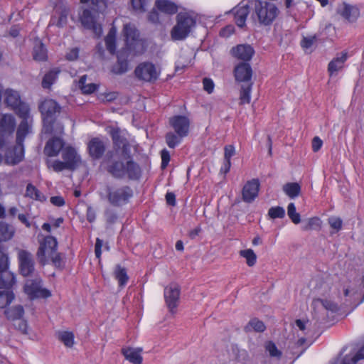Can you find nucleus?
I'll use <instances>...</instances> for the list:
<instances>
[{"label": "nucleus", "mask_w": 364, "mask_h": 364, "mask_svg": "<svg viewBox=\"0 0 364 364\" xmlns=\"http://www.w3.org/2000/svg\"><path fill=\"white\" fill-rule=\"evenodd\" d=\"M125 46L117 55V60L111 71L116 75H122L129 70V56L141 55L146 50L144 41L139 38V32L132 23H126L122 30Z\"/></svg>", "instance_id": "nucleus-1"}, {"label": "nucleus", "mask_w": 364, "mask_h": 364, "mask_svg": "<svg viewBox=\"0 0 364 364\" xmlns=\"http://www.w3.org/2000/svg\"><path fill=\"white\" fill-rule=\"evenodd\" d=\"M105 170L113 178L123 179L127 178L131 181H138L142 175V170L138 163L130 157H110L105 160Z\"/></svg>", "instance_id": "nucleus-2"}, {"label": "nucleus", "mask_w": 364, "mask_h": 364, "mask_svg": "<svg viewBox=\"0 0 364 364\" xmlns=\"http://www.w3.org/2000/svg\"><path fill=\"white\" fill-rule=\"evenodd\" d=\"M279 13L278 8L272 3L262 0L255 1L254 15L261 25H271L278 16Z\"/></svg>", "instance_id": "nucleus-3"}, {"label": "nucleus", "mask_w": 364, "mask_h": 364, "mask_svg": "<svg viewBox=\"0 0 364 364\" xmlns=\"http://www.w3.org/2000/svg\"><path fill=\"white\" fill-rule=\"evenodd\" d=\"M61 107L56 101L49 99L43 101L39 106L43 116V132L50 133L53 130L52 122L56 119L57 114L60 112Z\"/></svg>", "instance_id": "nucleus-4"}, {"label": "nucleus", "mask_w": 364, "mask_h": 364, "mask_svg": "<svg viewBox=\"0 0 364 364\" xmlns=\"http://www.w3.org/2000/svg\"><path fill=\"white\" fill-rule=\"evenodd\" d=\"M176 18L177 23L171 31V36L173 41H182L188 37L196 21L188 14L180 13Z\"/></svg>", "instance_id": "nucleus-5"}, {"label": "nucleus", "mask_w": 364, "mask_h": 364, "mask_svg": "<svg viewBox=\"0 0 364 364\" xmlns=\"http://www.w3.org/2000/svg\"><path fill=\"white\" fill-rule=\"evenodd\" d=\"M107 193L109 203L114 207H122L129 203L134 196L133 189L127 185L114 188L108 187Z\"/></svg>", "instance_id": "nucleus-6"}, {"label": "nucleus", "mask_w": 364, "mask_h": 364, "mask_svg": "<svg viewBox=\"0 0 364 364\" xmlns=\"http://www.w3.org/2000/svg\"><path fill=\"white\" fill-rule=\"evenodd\" d=\"M16 128V119L11 114L0 113V150L9 144Z\"/></svg>", "instance_id": "nucleus-7"}, {"label": "nucleus", "mask_w": 364, "mask_h": 364, "mask_svg": "<svg viewBox=\"0 0 364 364\" xmlns=\"http://www.w3.org/2000/svg\"><path fill=\"white\" fill-rule=\"evenodd\" d=\"M58 250V241L53 236H46L40 243L36 252L39 264L42 266L49 263L50 257Z\"/></svg>", "instance_id": "nucleus-8"}, {"label": "nucleus", "mask_w": 364, "mask_h": 364, "mask_svg": "<svg viewBox=\"0 0 364 364\" xmlns=\"http://www.w3.org/2000/svg\"><path fill=\"white\" fill-rule=\"evenodd\" d=\"M109 135L115 152H121L123 157H130L132 156L131 144L127 137L122 134L120 129L118 127L111 129Z\"/></svg>", "instance_id": "nucleus-9"}, {"label": "nucleus", "mask_w": 364, "mask_h": 364, "mask_svg": "<svg viewBox=\"0 0 364 364\" xmlns=\"http://www.w3.org/2000/svg\"><path fill=\"white\" fill-rule=\"evenodd\" d=\"M97 13L92 9H85L80 14L79 19L85 29L92 31L99 38L102 33V28L101 24L97 23Z\"/></svg>", "instance_id": "nucleus-10"}, {"label": "nucleus", "mask_w": 364, "mask_h": 364, "mask_svg": "<svg viewBox=\"0 0 364 364\" xmlns=\"http://www.w3.org/2000/svg\"><path fill=\"white\" fill-rule=\"evenodd\" d=\"M42 279L39 277L28 279L24 285V291L31 299H46L51 296L50 291L42 287Z\"/></svg>", "instance_id": "nucleus-11"}, {"label": "nucleus", "mask_w": 364, "mask_h": 364, "mask_svg": "<svg viewBox=\"0 0 364 364\" xmlns=\"http://www.w3.org/2000/svg\"><path fill=\"white\" fill-rule=\"evenodd\" d=\"M17 115L22 120L16 131V142L17 144H23L24 139L31 128L32 118L30 117L29 106H23Z\"/></svg>", "instance_id": "nucleus-12"}, {"label": "nucleus", "mask_w": 364, "mask_h": 364, "mask_svg": "<svg viewBox=\"0 0 364 364\" xmlns=\"http://www.w3.org/2000/svg\"><path fill=\"white\" fill-rule=\"evenodd\" d=\"M18 261L20 274L24 277L32 276L35 272V262L32 254L25 250H18Z\"/></svg>", "instance_id": "nucleus-13"}, {"label": "nucleus", "mask_w": 364, "mask_h": 364, "mask_svg": "<svg viewBox=\"0 0 364 364\" xmlns=\"http://www.w3.org/2000/svg\"><path fill=\"white\" fill-rule=\"evenodd\" d=\"M134 74L139 80L149 82H155L159 75L155 65L149 62L139 64L135 68Z\"/></svg>", "instance_id": "nucleus-14"}, {"label": "nucleus", "mask_w": 364, "mask_h": 364, "mask_svg": "<svg viewBox=\"0 0 364 364\" xmlns=\"http://www.w3.org/2000/svg\"><path fill=\"white\" fill-rule=\"evenodd\" d=\"M180 287L176 284H170L164 289V299L166 304L171 314H175L178 307L180 297Z\"/></svg>", "instance_id": "nucleus-15"}, {"label": "nucleus", "mask_w": 364, "mask_h": 364, "mask_svg": "<svg viewBox=\"0 0 364 364\" xmlns=\"http://www.w3.org/2000/svg\"><path fill=\"white\" fill-rule=\"evenodd\" d=\"M2 154H4L5 161L7 164L16 165L23 161L24 157L23 144H16L11 149H9V144L4 151H0Z\"/></svg>", "instance_id": "nucleus-16"}, {"label": "nucleus", "mask_w": 364, "mask_h": 364, "mask_svg": "<svg viewBox=\"0 0 364 364\" xmlns=\"http://www.w3.org/2000/svg\"><path fill=\"white\" fill-rule=\"evenodd\" d=\"M4 102L6 107L14 110L16 114L23 106H28L21 100L18 92L11 88L6 89L4 92Z\"/></svg>", "instance_id": "nucleus-17"}, {"label": "nucleus", "mask_w": 364, "mask_h": 364, "mask_svg": "<svg viewBox=\"0 0 364 364\" xmlns=\"http://www.w3.org/2000/svg\"><path fill=\"white\" fill-rule=\"evenodd\" d=\"M336 13L350 23L355 22L360 16V9L357 6L344 1L338 5Z\"/></svg>", "instance_id": "nucleus-18"}, {"label": "nucleus", "mask_w": 364, "mask_h": 364, "mask_svg": "<svg viewBox=\"0 0 364 364\" xmlns=\"http://www.w3.org/2000/svg\"><path fill=\"white\" fill-rule=\"evenodd\" d=\"M169 124L179 136L185 137L188 134L190 120L187 117L175 115L170 118Z\"/></svg>", "instance_id": "nucleus-19"}, {"label": "nucleus", "mask_w": 364, "mask_h": 364, "mask_svg": "<svg viewBox=\"0 0 364 364\" xmlns=\"http://www.w3.org/2000/svg\"><path fill=\"white\" fill-rule=\"evenodd\" d=\"M233 72L237 82H245V84L252 82L251 80L253 71L249 63H239L235 65Z\"/></svg>", "instance_id": "nucleus-20"}, {"label": "nucleus", "mask_w": 364, "mask_h": 364, "mask_svg": "<svg viewBox=\"0 0 364 364\" xmlns=\"http://www.w3.org/2000/svg\"><path fill=\"white\" fill-rule=\"evenodd\" d=\"M62 158L63 162L67 166V170L70 171L75 170L81 162L80 155L77 154L76 150L72 146L64 148L62 152Z\"/></svg>", "instance_id": "nucleus-21"}, {"label": "nucleus", "mask_w": 364, "mask_h": 364, "mask_svg": "<svg viewBox=\"0 0 364 364\" xmlns=\"http://www.w3.org/2000/svg\"><path fill=\"white\" fill-rule=\"evenodd\" d=\"M230 53L232 55L243 62L248 63L255 55V49L250 44H240L232 47Z\"/></svg>", "instance_id": "nucleus-22"}, {"label": "nucleus", "mask_w": 364, "mask_h": 364, "mask_svg": "<svg viewBox=\"0 0 364 364\" xmlns=\"http://www.w3.org/2000/svg\"><path fill=\"white\" fill-rule=\"evenodd\" d=\"M259 186L258 179L254 178L247 181L242 188V200L246 203H252L258 196Z\"/></svg>", "instance_id": "nucleus-23"}, {"label": "nucleus", "mask_w": 364, "mask_h": 364, "mask_svg": "<svg viewBox=\"0 0 364 364\" xmlns=\"http://www.w3.org/2000/svg\"><path fill=\"white\" fill-rule=\"evenodd\" d=\"M64 146L65 142L61 138L54 136L46 142L43 153L48 157L57 156L61 151H63Z\"/></svg>", "instance_id": "nucleus-24"}, {"label": "nucleus", "mask_w": 364, "mask_h": 364, "mask_svg": "<svg viewBox=\"0 0 364 364\" xmlns=\"http://www.w3.org/2000/svg\"><path fill=\"white\" fill-rule=\"evenodd\" d=\"M90 156L94 159L102 158L106 150L105 142L99 137H94L90 140L87 144Z\"/></svg>", "instance_id": "nucleus-25"}, {"label": "nucleus", "mask_w": 364, "mask_h": 364, "mask_svg": "<svg viewBox=\"0 0 364 364\" xmlns=\"http://www.w3.org/2000/svg\"><path fill=\"white\" fill-rule=\"evenodd\" d=\"M234 14V19L238 27L242 28L245 26L247 16L250 14V6L245 1H242L232 11Z\"/></svg>", "instance_id": "nucleus-26"}, {"label": "nucleus", "mask_w": 364, "mask_h": 364, "mask_svg": "<svg viewBox=\"0 0 364 364\" xmlns=\"http://www.w3.org/2000/svg\"><path fill=\"white\" fill-rule=\"evenodd\" d=\"M142 348H133L131 347L122 348L121 350L122 354L124 356L125 359L132 364H141L143 358L141 355Z\"/></svg>", "instance_id": "nucleus-27"}, {"label": "nucleus", "mask_w": 364, "mask_h": 364, "mask_svg": "<svg viewBox=\"0 0 364 364\" xmlns=\"http://www.w3.org/2000/svg\"><path fill=\"white\" fill-rule=\"evenodd\" d=\"M15 283V275L9 268L0 271V289H11Z\"/></svg>", "instance_id": "nucleus-28"}, {"label": "nucleus", "mask_w": 364, "mask_h": 364, "mask_svg": "<svg viewBox=\"0 0 364 364\" xmlns=\"http://www.w3.org/2000/svg\"><path fill=\"white\" fill-rule=\"evenodd\" d=\"M347 60V54L346 53H342V55L340 57H336L333 58L328 65V71L330 74V75H333V74L336 73L338 71L341 70L343 66L344 63Z\"/></svg>", "instance_id": "nucleus-29"}, {"label": "nucleus", "mask_w": 364, "mask_h": 364, "mask_svg": "<svg viewBox=\"0 0 364 364\" xmlns=\"http://www.w3.org/2000/svg\"><path fill=\"white\" fill-rule=\"evenodd\" d=\"M155 6L160 11L167 14H175L178 11V6L168 0H156Z\"/></svg>", "instance_id": "nucleus-30"}, {"label": "nucleus", "mask_w": 364, "mask_h": 364, "mask_svg": "<svg viewBox=\"0 0 364 364\" xmlns=\"http://www.w3.org/2000/svg\"><path fill=\"white\" fill-rule=\"evenodd\" d=\"M116 36L117 29L113 26L105 38L106 48L111 55H114L116 52Z\"/></svg>", "instance_id": "nucleus-31"}, {"label": "nucleus", "mask_w": 364, "mask_h": 364, "mask_svg": "<svg viewBox=\"0 0 364 364\" xmlns=\"http://www.w3.org/2000/svg\"><path fill=\"white\" fill-rule=\"evenodd\" d=\"M321 225L322 221L318 217H313L303 221L301 229L304 231H319L321 228Z\"/></svg>", "instance_id": "nucleus-32"}, {"label": "nucleus", "mask_w": 364, "mask_h": 364, "mask_svg": "<svg viewBox=\"0 0 364 364\" xmlns=\"http://www.w3.org/2000/svg\"><path fill=\"white\" fill-rule=\"evenodd\" d=\"M15 232L13 226L5 222L0 221V242H5L11 240Z\"/></svg>", "instance_id": "nucleus-33"}, {"label": "nucleus", "mask_w": 364, "mask_h": 364, "mask_svg": "<svg viewBox=\"0 0 364 364\" xmlns=\"http://www.w3.org/2000/svg\"><path fill=\"white\" fill-rule=\"evenodd\" d=\"M4 314L9 320L16 321L23 317L24 309L21 305H17L6 309Z\"/></svg>", "instance_id": "nucleus-34"}, {"label": "nucleus", "mask_w": 364, "mask_h": 364, "mask_svg": "<svg viewBox=\"0 0 364 364\" xmlns=\"http://www.w3.org/2000/svg\"><path fill=\"white\" fill-rule=\"evenodd\" d=\"M266 329L264 323L257 318H253L250 320L248 323L245 326L244 330L245 332H251L254 331L255 332L262 333Z\"/></svg>", "instance_id": "nucleus-35"}, {"label": "nucleus", "mask_w": 364, "mask_h": 364, "mask_svg": "<svg viewBox=\"0 0 364 364\" xmlns=\"http://www.w3.org/2000/svg\"><path fill=\"white\" fill-rule=\"evenodd\" d=\"M33 58L36 61H45L47 59V50L41 42H38L33 49Z\"/></svg>", "instance_id": "nucleus-36"}, {"label": "nucleus", "mask_w": 364, "mask_h": 364, "mask_svg": "<svg viewBox=\"0 0 364 364\" xmlns=\"http://www.w3.org/2000/svg\"><path fill=\"white\" fill-rule=\"evenodd\" d=\"M282 190L290 198H295L300 195L301 186L298 183H287Z\"/></svg>", "instance_id": "nucleus-37"}, {"label": "nucleus", "mask_w": 364, "mask_h": 364, "mask_svg": "<svg viewBox=\"0 0 364 364\" xmlns=\"http://www.w3.org/2000/svg\"><path fill=\"white\" fill-rule=\"evenodd\" d=\"M60 70L53 69L48 72L43 77L42 80V87L45 89H48L55 82L58 78Z\"/></svg>", "instance_id": "nucleus-38"}, {"label": "nucleus", "mask_w": 364, "mask_h": 364, "mask_svg": "<svg viewBox=\"0 0 364 364\" xmlns=\"http://www.w3.org/2000/svg\"><path fill=\"white\" fill-rule=\"evenodd\" d=\"M253 82L242 85L240 92V104H249L251 100V91Z\"/></svg>", "instance_id": "nucleus-39"}, {"label": "nucleus", "mask_w": 364, "mask_h": 364, "mask_svg": "<svg viewBox=\"0 0 364 364\" xmlns=\"http://www.w3.org/2000/svg\"><path fill=\"white\" fill-rule=\"evenodd\" d=\"M114 276L118 281L119 287H124L128 282L129 277L125 268L122 267L119 264L116 266Z\"/></svg>", "instance_id": "nucleus-40"}, {"label": "nucleus", "mask_w": 364, "mask_h": 364, "mask_svg": "<svg viewBox=\"0 0 364 364\" xmlns=\"http://www.w3.org/2000/svg\"><path fill=\"white\" fill-rule=\"evenodd\" d=\"M14 299V294L12 290L0 291V308H6L12 302Z\"/></svg>", "instance_id": "nucleus-41"}, {"label": "nucleus", "mask_w": 364, "mask_h": 364, "mask_svg": "<svg viewBox=\"0 0 364 364\" xmlns=\"http://www.w3.org/2000/svg\"><path fill=\"white\" fill-rule=\"evenodd\" d=\"M360 360H364V350L362 347L355 355H345L340 364H356Z\"/></svg>", "instance_id": "nucleus-42"}, {"label": "nucleus", "mask_w": 364, "mask_h": 364, "mask_svg": "<svg viewBox=\"0 0 364 364\" xmlns=\"http://www.w3.org/2000/svg\"><path fill=\"white\" fill-rule=\"evenodd\" d=\"M26 196L40 201L46 199L44 195L31 183L28 184L26 186Z\"/></svg>", "instance_id": "nucleus-43"}, {"label": "nucleus", "mask_w": 364, "mask_h": 364, "mask_svg": "<svg viewBox=\"0 0 364 364\" xmlns=\"http://www.w3.org/2000/svg\"><path fill=\"white\" fill-rule=\"evenodd\" d=\"M104 216L106 221L107 228L112 226L118 220L119 216L117 212L110 208L105 210Z\"/></svg>", "instance_id": "nucleus-44"}, {"label": "nucleus", "mask_w": 364, "mask_h": 364, "mask_svg": "<svg viewBox=\"0 0 364 364\" xmlns=\"http://www.w3.org/2000/svg\"><path fill=\"white\" fill-rule=\"evenodd\" d=\"M58 338L68 348L74 344V334L70 331H60L58 333Z\"/></svg>", "instance_id": "nucleus-45"}, {"label": "nucleus", "mask_w": 364, "mask_h": 364, "mask_svg": "<svg viewBox=\"0 0 364 364\" xmlns=\"http://www.w3.org/2000/svg\"><path fill=\"white\" fill-rule=\"evenodd\" d=\"M183 138V137L179 136L176 133L175 134L171 132L166 133L165 136L166 142L171 149H174L178 146L181 142Z\"/></svg>", "instance_id": "nucleus-46"}, {"label": "nucleus", "mask_w": 364, "mask_h": 364, "mask_svg": "<svg viewBox=\"0 0 364 364\" xmlns=\"http://www.w3.org/2000/svg\"><path fill=\"white\" fill-rule=\"evenodd\" d=\"M318 303L321 304L325 309L332 312H336L338 310L337 304L331 300L317 299L313 301L314 306H316Z\"/></svg>", "instance_id": "nucleus-47"}, {"label": "nucleus", "mask_w": 364, "mask_h": 364, "mask_svg": "<svg viewBox=\"0 0 364 364\" xmlns=\"http://www.w3.org/2000/svg\"><path fill=\"white\" fill-rule=\"evenodd\" d=\"M91 3L92 8L97 12H100L105 9L107 6V0H80L81 4Z\"/></svg>", "instance_id": "nucleus-48"}, {"label": "nucleus", "mask_w": 364, "mask_h": 364, "mask_svg": "<svg viewBox=\"0 0 364 364\" xmlns=\"http://www.w3.org/2000/svg\"><path fill=\"white\" fill-rule=\"evenodd\" d=\"M240 255L246 259L247 264L249 267L254 266L257 262V256L252 249L241 250Z\"/></svg>", "instance_id": "nucleus-49"}, {"label": "nucleus", "mask_w": 364, "mask_h": 364, "mask_svg": "<svg viewBox=\"0 0 364 364\" xmlns=\"http://www.w3.org/2000/svg\"><path fill=\"white\" fill-rule=\"evenodd\" d=\"M46 164L48 168H52L55 172H60L67 169V166L65 162L59 160L46 159Z\"/></svg>", "instance_id": "nucleus-50"}, {"label": "nucleus", "mask_w": 364, "mask_h": 364, "mask_svg": "<svg viewBox=\"0 0 364 364\" xmlns=\"http://www.w3.org/2000/svg\"><path fill=\"white\" fill-rule=\"evenodd\" d=\"M287 214L291 220L294 224H299L301 222L300 214L296 212V206L294 203H290L287 206Z\"/></svg>", "instance_id": "nucleus-51"}, {"label": "nucleus", "mask_w": 364, "mask_h": 364, "mask_svg": "<svg viewBox=\"0 0 364 364\" xmlns=\"http://www.w3.org/2000/svg\"><path fill=\"white\" fill-rule=\"evenodd\" d=\"M318 37L316 34L309 36H304L301 41L300 45L304 49L311 48L317 42Z\"/></svg>", "instance_id": "nucleus-52"}, {"label": "nucleus", "mask_w": 364, "mask_h": 364, "mask_svg": "<svg viewBox=\"0 0 364 364\" xmlns=\"http://www.w3.org/2000/svg\"><path fill=\"white\" fill-rule=\"evenodd\" d=\"M268 215L272 219L283 218L285 216V210L281 206L272 207L268 210Z\"/></svg>", "instance_id": "nucleus-53"}, {"label": "nucleus", "mask_w": 364, "mask_h": 364, "mask_svg": "<svg viewBox=\"0 0 364 364\" xmlns=\"http://www.w3.org/2000/svg\"><path fill=\"white\" fill-rule=\"evenodd\" d=\"M49 262H51L52 264L58 269H63L65 266V262L63 261V258L62 254L56 252L53 254L49 259Z\"/></svg>", "instance_id": "nucleus-54"}, {"label": "nucleus", "mask_w": 364, "mask_h": 364, "mask_svg": "<svg viewBox=\"0 0 364 364\" xmlns=\"http://www.w3.org/2000/svg\"><path fill=\"white\" fill-rule=\"evenodd\" d=\"M265 349L267 351L269 352V355L271 357H276L277 358H280L282 356V352L278 350L277 347L276 346L275 343L272 341H267L265 343Z\"/></svg>", "instance_id": "nucleus-55"}, {"label": "nucleus", "mask_w": 364, "mask_h": 364, "mask_svg": "<svg viewBox=\"0 0 364 364\" xmlns=\"http://www.w3.org/2000/svg\"><path fill=\"white\" fill-rule=\"evenodd\" d=\"M52 125H53L52 132L45 133L46 134L62 135L63 134L64 127L60 122H58L56 121V119H55V121H53L52 122Z\"/></svg>", "instance_id": "nucleus-56"}, {"label": "nucleus", "mask_w": 364, "mask_h": 364, "mask_svg": "<svg viewBox=\"0 0 364 364\" xmlns=\"http://www.w3.org/2000/svg\"><path fill=\"white\" fill-rule=\"evenodd\" d=\"M9 268V260L7 254L0 249V271Z\"/></svg>", "instance_id": "nucleus-57"}, {"label": "nucleus", "mask_w": 364, "mask_h": 364, "mask_svg": "<svg viewBox=\"0 0 364 364\" xmlns=\"http://www.w3.org/2000/svg\"><path fill=\"white\" fill-rule=\"evenodd\" d=\"M133 9L136 11L144 12L146 11V6L147 0H131Z\"/></svg>", "instance_id": "nucleus-58"}, {"label": "nucleus", "mask_w": 364, "mask_h": 364, "mask_svg": "<svg viewBox=\"0 0 364 364\" xmlns=\"http://www.w3.org/2000/svg\"><path fill=\"white\" fill-rule=\"evenodd\" d=\"M328 221L330 226L337 232L342 228L343 222L340 218L331 217L328 218Z\"/></svg>", "instance_id": "nucleus-59"}, {"label": "nucleus", "mask_w": 364, "mask_h": 364, "mask_svg": "<svg viewBox=\"0 0 364 364\" xmlns=\"http://www.w3.org/2000/svg\"><path fill=\"white\" fill-rule=\"evenodd\" d=\"M235 154V149L233 145H226L224 147V159L231 161L232 156Z\"/></svg>", "instance_id": "nucleus-60"}, {"label": "nucleus", "mask_w": 364, "mask_h": 364, "mask_svg": "<svg viewBox=\"0 0 364 364\" xmlns=\"http://www.w3.org/2000/svg\"><path fill=\"white\" fill-rule=\"evenodd\" d=\"M203 89L208 94H211L214 90V82L210 78L205 77L203 80Z\"/></svg>", "instance_id": "nucleus-61"}, {"label": "nucleus", "mask_w": 364, "mask_h": 364, "mask_svg": "<svg viewBox=\"0 0 364 364\" xmlns=\"http://www.w3.org/2000/svg\"><path fill=\"white\" fill-rule=\"evenodd\" d=\"M161 167L164 168L167 166L168 162L170 161V154L168 151L166 149H163L161 151Z\"/></svg>", "instance_id": "nucleus-62"}, {"label": "nucleus", "mask_w": 364, "mask_h": 364, "mask_svg": "<svg viewBox=\"0 0 364 364\" xmlns=\"http://www.w3.org/2000/svg\"><path fill=\"white\" fill-rule=\"evenodd\" d=\"M86 218L87 220V221L89 223H93L95 222V219H96V213H95V209L90 206V205H88L87 208V211H86Z\"/></svg>", "instance_id": "nucleus-63"}, {"label": "nucleus", "mask_w": 364, "mask_h": 364, "mask_svg": "<svg viewBox=\"0 0 364 364\" xmlns=\"http://www.w3.org/2000/svg\"><path fill=\"white\" fill-rule=\"evenodd\" d=\"M97 88V85L95 83H90L82 87V92L84 94H91L95 92Z\"/></svg>", "instance_id": "nucleus-64"}]
</instances>
